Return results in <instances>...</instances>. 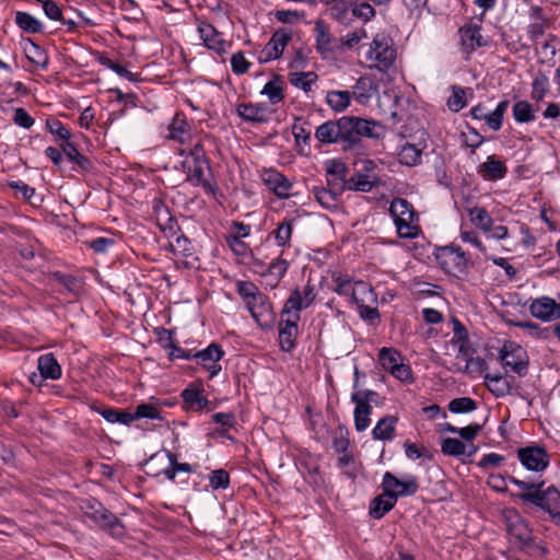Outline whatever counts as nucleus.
Instances as JSON below:
<instances>
[{"label":"nucleus","instance_id":"obj_47","mask_svg":"<svg viewBox=\"0 0 560 560\" xmlns=\"http://www.w3.org/2000/svg\"><path fill=\"white\" fill-rule=\"evenodd\" d=\"M332 447L337 453H345L349 447V431L339 424L331 431Z\"/></svg>","mask_w":560,"mask_h":560},{"label":"nucleus","instance_id":"obj_2","mask_svg":"<svg viewBox=\"0 0 560 560\" xmlns=\"http://www.w3.org/2000/svg\"><path fill=\"white\" fill-rule=\"evenodd\" d=\"M509 481L517 486L520 489L525 490L524 493L518 494V498L525 502H529L547 513L555 520L560 521V491L555 487H549L542 490L544 481L529 482L520 480L513 476L509 477Z\"/></svg>","mask_w":560,"mask_h":560},{"label":"nucleus","instance_id":"obj_59","mask_svg":"<svg viewBox=\"0 0 560 560\" xmlns=\"http://www.w3.org/2000/svg\"><path fill=\"white\" fill-rule=\"evenodd\" d=\"M288 268H289V262L281 257H278L270 264V266L268 268V273L271 277H273L275 285H277L280 282V280L285 275Z\"/></svg>","mask_w":560,"mask_h":560},{"label":"nucleus","instance_id":"obj_24","mask_svg":"<svg viewBox=\"0 0 560 560\" xmlns=\"http://www.w3.org/2000/svg\"><path fill=\"white\" fill-rule=\"evenodd\" d=\"M377 84L370 77H360L351 93V96L362 105H365L373 96L374 93L377 92Z\"/></svg>","mask_w":560,"mask_h":560},{"label":"nucleus","instance_id":"obj_61","mask_svg":"<svg viewBox=\"0 0 560 560\" xmlns=\"http://www.w3.org/2000/svg\"><path fill=\"white\" fill-rule=\"evenodd\" d=\"M364 37H366V32L362 28L348 33L346 36H343L342 38L339 39V50H341L343 48H348V49L353 48Z\"/></svg>","mask_w":560,"mask_h":560},{"label":"nucleus","instance_id":"obj_51","mask_svg":"<svg viewBox=\"0 0 560 560\" xmlns=\"http://www.w3.org/2000/svg\"><path fill=\"white\" fill-rule=\"evenodd\" d=\"M447 407L453 413H467L476 410L477 402L470 397H459L452 399Z\"/></svg>","mask_w":560,"mask_h":560},{"label":"nucleus","instance_id":"obj_43","mask_svg":"<svg viewBox=\"0 0 560 560\" xmlns=\"http://www.w3.org/2000/svg\"><path fill=\"white\" fill-rule=\"evenodd\" d=\"M510 105V102L508 100L501 101L495 109L491 113H488L486 115V124L489 126L490 129L498 131L501 129L503 124V116L505 112L508 110Z\"/></svg>","mask_w":560,"mask_h":560},{"label":"nucleus","instance_id":"obj_27","mask_svg":"<svg viewBox=\"0 0 560 560\" xmlns=\"http://www.w3.org/2000/svg\"><path fill=\"white\" fill-rule=\"evenodd\" d=\"M37 369L42 378L58 380L61 376V366L52 353H45L38 358Z\"/></svg>","mask_w":560,"mask_h":560},{"label":"nucleus","instance_id":"obj_56","mask_svg":"<svg viewBox=\"0 0 560 560\" xmlns=\"http://www.w3.org/2000/svg\"><path fill=\"white\" fill-rule=\"evenodd\" d=\"M209 482L213 490L226 489L230 486V475L225 469H215L211 471Z\"/></svg>","mask_w":560,"mask_h":560},{"label":"nucleus","instance_id":"obj_20","mask_svg":"<svg viewBox=\"0 0 560 560\" xmlns=\"http://www.w3.org/2000/svg\"><path fill=\"white\" fill-rule=\"evenodd\" d=\"M529 312L534 317L545 322L560 318V305L549 296L534 300L529 305Z\"/></svg>","mask_w":560,"mask_h":560},{"label":"nucleus","instance_id":"obj_54","mask_svg":"<svg viewBox=\"0 0 560 560\" xmlns=\"http://www.w3.org/2000/svg\"><path fill=\"white\" fill-rule=\"evenodd\" d=\"M55 277L72 294L78 295L82 291L83 283L77 277L61 272L55 273Z\"/></svg>","mask_w":560,"mask_h":560},{"label":"nucleus","instance_id":"obj_57","mask_svg":"<svg viewBox=\"0 0 560 560\" xmlns=\"http://www.w3.org/2000/svg\"><path fill=\"white\" fill-rule=\"evenodd\" d=\"M236 291L246 301V303L257 299L256 295L262 294L250 281H238L236 284Z\"/></svg>","mask_w":560,"mask_h":560},{"label":"nucleus","instance_id":"obj_58","mask_svg":"<svg viewBox=\"0 0 560 560\" xmlns=\"http://www.w3.org/2000/svg\"><path fill=\"white\" fill-rule=\"evenodd\" d=\"M292 133L298 143H300V141L307 143L311 138L310 125L302 120V118H295L292 125Z\"/></svg>","mask_w":560,"mask_h":560},{"label":"nucleus","instance_id":"obj_30","mask_svg":"<svg viewBox=\"0 0 560 560\" xmlns=\"http://www.w3.org/2000/svg\"><path fill=\"white\" fill-rule=\"evenodd\" d=\"M312 191L317 202L320 203L326 209L336 208L338 203V198L343 192L342 190H335V188L330 186H314Z\"/></svg>","mask_w":560,"mask_h":560},{"label":"nucleus","instance_id":"obj_42","mask_svg":"<svg viewBox=\"0 0 560 560\" xmlns=\"http://www.w3.org/2000/svg\"><path fill=\"white\" fill-rule=\"evenodd\" d=\"M16 25L27 33H40L43 31L42 23L27 12H16L15 14Z\"/></svg>","mask_w":560,"mask_h":560},{"label":"nucleus","instance_id":"obj_13","mask_svg":"<svg viewBox=\"0 0 560 560\" xmlns=\"http://www.w3.org/2000/svg\"><path fill=\"white\" fill-rule=\"evenodd\" d=\"M292 38V32L288 28L277 30L259 55V62H268L280 58L288 43Z\"/></svg>","mask_w":560,"mask_h":560},{"label":"nucleus","instance_id":"obj_3","mask_svg":"<svg viewBox=\"0 0 560 560\" xmlns=\"http://www.w3.org/2000/svg\"><path fill=\"white\" fill-rule=\"evenodd\" d=\"M184 167L186 170L187 182L195 187L201 186L208 195H217L219 191L217 183L206 176V173L211 175V166L203 147L200 143H197L194 149L190 150L187 160L184 162Z\"/></svg>","mask_w":560,"mask_h":560},{"label":"nucleus","instance_id":"obj_40","mask_svg":"<svg viewBox=\"0 0 560 560\" xmlns=\"http://www.w3.org/2000/svg\"><path fill=\"white\" fill-rule=\"evenodd\" d=\"M514 119L520 124H526L535 120V110L527 101H517L512 108Z\"/></svg>","mask_w":560,"mask_h":560},{"label":"nucleus","instance_id":"obj_64","mask_svg":"<svg viewBox=\"0 0 560 560\" xmlns=\"http://www.w3.org/2000/svg\"><path fill=\"white\" fill-rule=\"evenodd\" d=\"M27 59L42 68H46L48 65V57L45 51L37 45L32 43V50L27 52Z\"/></svg>","mask_w":560,"mask_h":560},{"label":"nucleus","instance_id":"obj_50","mask_svg":"<svg viewBox=\"0 0 560 560\" xmlns=\"http://www.w3.org/2000/svg\"><path fill=\"white\" fill-rule=\"evenodd\" d=\"M378 360L382 368L390 372L400 363V355L398 351L393 348H382L378 353Z\"/></svg>","mask_w":560,"mask_h":560},{"label":"nucleus","instance_id":"obj_6","mask_svg":"<svg viewBox=\"0 0 560 560\" xmlns=\"http://www.w3.org/2000/svg\"><path fill=\"white\" fill-rule=\"evenodd\" d=\"M334 291L342 296H347L354 304L359 299L361 302H376V295L373 289L363 281L353 282L349 276H334Z\"/></svg>","mask_w":560,"mask_h":560},{"label":"nucleus","instance_id":"obj_37","mask_svg":"<svg viewBox=\"0 0 560 560\" xmlns=\"http://www.w3.org/2000/svg\"><path fill=\"white\" fill-rule=\"evenodd\" d=\"M262 95H267L270 104L276 105L283 101V88L280 75H275L272 80L268 81L261 90Z\"/></svg>","mask_w":560,"mask_h":560},{"label":"nucleus","instance_id":"obj_31","mask_svg":"<svg viewBox=\"0 0 560 560\" xmlns=\"http://www.w3.org/2000/svg\"><path fill=\"white\" fill-rule=\"evenodd\" d=\"M295 219L284 218L278 223L277 229L272 232L276 244L282 248H289L291 246V238L293 234Z\"/></svg>","mask_w":560,"mask_h":560},{"label":"nucleus","instance_id":"obj_45","mask_svg":"<svg viewBox=\"0 0 560 560\" xmlns=\"http://www.w3.org/2000/svg\"><path fill=\"white\" fill-rule=\"evenodd\" d=\"M398 160L404 165L415 166L421 161V150L415 144L406 143L398 152Z\"/></svg>","mask_w":560,"mask_h":560},{"label":"nucleus","instance_id":"obj_36","mask_svg":"<svg viewBox=\"0 0 560 560\" xmlns=\"http://www.w3.org/2000/svg\"><path fill=\"white\" fill-rule=\"evenodd\" d=\"M354 408V427L358 432H362L370 427L372 413V406L370 404H363L361 401H353Z\"/></svg>","mask_w":560,"mask_h":560},{"label":"nucleus","instance_id":"obj_14","mask_svg":"<svg viewBox=\"0 0 560 560\" xmlns=\"http://www.w3.org/2000/svg\"><path fill=\"white\" fill-rule=\"evenodd\" d=\"M315 48L317 52L324 58H330L339 50V40L336 39L330 33L329 28L323 20L315 22Z\"/></svg>","mask_w":560,"mask_h":560},{"label":"nucleus","instance_id":"obj_7","mask_svg":"<svg viewBox=\"0 0 560 560\" xmlns=\"http://www.w3.org/2000/svg\"><path fill=\"white\" fill-rule=\"evenodd\" d=\"M508 534L511 540L515 541L520 549L527 551L529 555H545L546 549L537 546L532 538V530L527 523L518 515L511 520L508 524Z\"/></svg>","mask_w":560,"mask_h":560},{"label":"nucleus","instance_id":"obj_53","mask_svg":"<svg viewBox=\"0 0 560 560\" xmlns=\"http://www.w3.org/2000/svg\"><path fill=\"white\" fill-rule=\"evenodd\" d=\"M187 122L179 114L175 115L168 126L170 138L179 142H184L183 136L186 133Z\"/></svg>","mask_w":560,"mask_h":560},{"label":"nucleus","instance_id":"obj_9","mask_svg":"<svg viewBox=\"0 0 560 560\" xmlns=\"http://www.w3.org/2000/svg\"><path fill=\"white\" fill-rule=\"evenodd\" d=\"M500 360L504 368L523 377L528 372V360L526 351L513 342L505 343L500 350Z\"/></svg>","mask_w":560,"mask_h":560},{"label":"nucleus","instance_id":"obj_38","mask_svg":"<svg viewBox=\"0 0 560 560\" xmlns=\"http://www.w3.org/2000/svg\"><path fill=\"white\" fill-rule=\"evenodd\" d=\"M351 97L350 91H329L326 95V102L332 110L343 112L350 105Z\"/></svg>","mask_w":560,"mask_h":560},{"label":"nucleus","instance_id":"obj_17","mask_svg":"<svg viewBox=\"0 0 560 560\" xmlns=\"http://www.w3.org/2000/svg\"><path fill=\"white\" fill-rule=\"evenodd\" d=\"M480 31L481 26L479 24L472 23L464 25L458 30L460 48L462 51L466 55V59H468L471 52L477 48L487 45V40L481 36Z\"/></svg>","mask_w":560,"mask_h":560},{"label":"nucleus","instance_id":"obj_10","mask_svg":"<svg viewBox=\"0 0 560 560\" xmlns=\"http://www.w3.org/2000/svg\"><path fill=\"white\" fill-rule=\"evenodd\" d=\"M441 268L451 275L464 273L468 259L459 246L443 247L436 256Z\"/></svg>","mask_w":560,"mask_h":560},{"label":"nucleus","instance_id":"obj_55","mask_svg":"<svg viewBox=\"0 0 560 560\" xmlns=\"http://www.w3.org/2000/svg\"><path fill=\"white\" fill-rule=\"evenodd\" d=\"M466 93L465 91L459 86H452V95L447 100V106L452 112H459L466 106V100H465Z\"/></svg>","mask_w":560,"mask_h":560},{"label":"nucleus","instance_id":"obj_60","mask_svg":"<svg viewBox=\"0 0 560 560\" xmlns=\"http://www.w3.org/2000/svg\"><path fill=\"white\" fill-rule=\"evenodd\" d=\"M368 302H361L360 299L354 302L358 306L360 317L370 323H374L380 319V312L377 307L366 304Z\"/></svg>","mask_w":560,"mask_h":560},{"label":"nucleus","instance_id":"obj_29","mask_svg":"<svg viewBox=\"0 0 560 560\" xmlns=\"http://www.w3.org/2000/svg\"><path fill=\"white\" fill-rule=\"evenodd\" d=\"M397 418L394 416H385L381 418L372 430L374 440L392 441L396 432Z\"/></svg>","mask_w":560,"mask_h":560},{"label":"nucleus","instance_id":"obj_41","mask_svg":"<svg viewBox=\"0 0 560 560\" xmlns=\"http://www.w3.org/2000/svg\"><path fill=\"white\" fill-rule=\"evenodd\" d=\"M212 421L221 425L219 429H217L219 435L229 440H233V438L229 434V430L234 428L236 424L234 413L217 412L212 416Z\"/></svg>","mask_w":560,"mask_h":560},{"label":"nucleus","instance_id":"obj_21","mask_svg":"<svg viewBox=\"0 0 560 560\" xmlns=\"http://www.w3.org/2000/svg\"><path fill=\"white\" fill-rule=\"evenodd\" d=\"M296 316L288 315L279 323V345L282 351L290 352L295 346V338L299 332Z\"/></svg>","mask_w":560,"mask_h":560},{"label":"nucleus","instance_id":"obj_23","mask_svg":"<svg viewBox=\"0 0 560 560\" xmlns=\"http://www.w3.org/2000/svg\"><path fill=\"white\" fill-rule=\"evenodd\" d=\"M267 106L261 103H241L236 106L237 115L245 121L265 124L269 120Z\"/></svg>","mask_w":560,"mask_h":560},{"label":"nucleus","instance_id":"obj_12","mask_svg":"<svg viewBox=\"0 0 560 560\" xmlns=\"http://www.w3.org/2000/svg\"><path fill=\"white\" fill-rule=\"evenodd\" d=\"M383 491L392 493L395 500L399 497L413 495L419 490V483L416 477L410 476L406 480H399L392 472H385L382 482Z\"/></svg>","mask_w":560,"mask_h":560},{"label":"nucleus","instance_id":"obj_35","mask_svg":"<svg viewBox=\"0 0 560 560\" xmlns=\"http://www.w3.org/2000/svg\"><path fill=\"white\" fill-rule=\"evenodd\" d=\"M307 308L304 305V301L301 299V291L299 289H294L289 298L287 299L283 308L281 311V316L284 317L288 315L296 316L298 319L301 318L300 313L302 310Z\"/></svg>","mask_w":560,"mask_h":560},{"label":"nucleus","instance_id":"obj_62","mask_svg":"<svg viewBox=\"0 0 560 560\" xmlns=\"http://www.w3.org/2000/svg\"><path fill=\"white\" fill-rule=\"evenodd\" d=\"M250 66L252 63L247 61L243 51H237L232 55L231 68L235 74L241 75L246 73L249 70Z\"/></svg>","mask_w":560,"mask_h":560},{"label":"nucleus","instance_id":"obj_39","mask_svg":"<svg viewBox=\"0 0 560 560\" xmlns=\"http://www.w3.org/2000/svg\"><path fill=\"white\" fill-rule=\"evenodd\" d=\"M542 10L539 7H534L532 9V18L535 19L534 22H532L528 26V36L532 40H536L539 37H541L545 33L546 26H547V19H545L542 15Z\"/></svg>","mask_w":560,"mask_h":560},{"label":"nucleus","instance_id":"obj_44","mask_svg":"<svg viewBox=\"0 0 560 560\" xmlns=\"http://www.w3.org/2000/svg\"><path fill=\"white\" fill-rule=\"evenodd\" d=\"M317 80V74L313 71L308 72H292L289 74V81L292 85L310 92L312 84Z\"/></svg>","mask_w":560,"mask_h":560},{"label":"nucleus","instance_id":"obj_25","mask_svg":"<svg viewBox=\"0 0 560 560\" xmlns=\"http://www.w3.org/2000/svg\"><path fill=\"white\" fill-rule=\"evenodd\" d=\"M478 173L488 180L502 179L506 173L508 167L505 164L498 160L494 155L488 156L485 163L478 166Z\"/></svg>","mask_w":560,"mask_h":560},{"label":"nucleus","instance_id":"obj_15","mask_svg":"<svg viewBox=\"0 0 560 560\" xmlns=\"http://www.w3.org/2000/svg\"><path fill=\"white\" fill-rule=\"evenodd\" d=\"M198 33L203 42V45L222 56L228 51L231 46L230 43L223 39V35L212 24L201 21L198 24Z\"/></svg>","mask_w":560,"mask_h":560},{"label":"nucleus","instance_id":"obj_46","mask_svg":"<svg viewBox=\"0 0 560 560\" xmlns=\"http://www.w3.org/2000/svg\"><path fill=\"white\" fill-rule=\"evenodd\" d=\"M470 220L477 228L481 229L485 232L491 230V225L493 224V220L485 208L475 207L470 209Z\"/></svg>","mask_w":560,"mask_h":560},{"label":"nucleus","instance_id":"obj_4","mask_svg":"<svg viewBox=\"0 0 560 560\" xmlns=\"http://www.w3.org/2000/svg\"><path fill=\"white\" fill-rule=\"evenodd\" d=\"M81 509L84 515L101 529L109 533L114 537H121L124 535L125 527L121 521L95 498L85 499L82 502Z\"/></svg>","mask_w":560,"mask_h":560},{"label":"nucleus","instance_id":"obj_28","mask_svg":"<svg viewBox=\"0 0 560 560\" xmlns=\"http://www.w3.org/2000/svg\"><path fill=\"white\" fill-rule=\"evenodd\" d=\"M396 502L392 493L384 491L371 501L369 513L373 518L380 520L395 506Z\"/></svg>","mask_w":560,"mask_h":560},{"label":"nucleus","instance_id":"obj_11","mask_svg":"<svg viewBox=\"0 0 560 560\" xmlns=\"http://www.w3.org/2000/svg\"><path fill=\"white\" fill-rule=\"evenodd\" d=\"M517 457L527 470L536 472L544 471L550 462L548 452L537 445L520 448L517 451Z\"/></svg>","mask_w":560,"mask_h":560},{"label":"nucleus","instance_id":"obj_52","mask_svg":"<svg viewBox=\"0 0 560 560\" xmlns=\"http://www.w3.org/2000/svg\"><path fill=\"white\" fill-rule=\"evenodd\" d=\"M441 450L445 455L459 457L465 454L466 446L458 439L446 438L442 442Z\"/></svg>","mask_w":560,"mask_h":560},{"label":"nucleus","instance_id":"obj_32","mask_svg":"<svg viewBox=\"0 0 560 560\" xmlns=\"http://www.w3.org/2000/svg\"><path fill=\"white\" fill-rule=\"evenodd\" d=\"M377 183L376 176L358 172L348 178L346 189L369 192Z\"/></svg>","mask_w":560,"mask_h":560},{"label":"nucleus","instance_id":"obj_26","mask_svg":"<svg viewBox=\"0 0 560 560\" xmlns=\"http://www.w3.org/2000/svg\"><path fill=\"white\" fill-rule=\"evenodd\" d=\"M202 392V384H199L198 386L190 385L182 392L180 396L188 409L201 411L208 406L209 400L203 396Z\"/></svg>","mask_w":560,"mask_h":560},{"label":"nucleus","instance_id":"obj_33","mask_svg":"<svg viewBox=\"0 0 560 560\" xmlns=\"http://www.w3.org/2000/svg\"><path fill=\"white\" fill-rule=\"evenodd\" d=\"M485 384L497 398L511 394V386L501 374L487 373L485 375Z\"/></svg>","mask_w":560,"mask_h":560},{"label":"nucleus","instance_id":"obj_19","mask_svg":"<svg viewBox=\"0 0 560 560\" xmlns=\"http://www.w3.org/2000/svg\"><path fill=\"white\" fill-rule=\"evenodd\" d=\"M256 296L254 301L247 302V308L259 326L270 327L275 320L271 303L265 294Z\"/></svg>","mask_w":560,"mask_h":560},{"label":"nucleus","instance_id":"obj_34","mask_svg":"<svg viewBox=\"0 0 560 560\" xmlns=\"http://www.w3.org/2000/svg\"><path fill=\"white\" fill-rule=\"evenodd\" d=\"M59 145L61 147L62 152L66 154L68 160L73 162L78 168L84 172H89L92 168L91 160L85 155L81 154L73 143H59Z\"/></svg>","mask_w":560,"mask_h":560},{"label":"nucleus","instance_id":"obj_22","mask_svg":"<svg viewBox=\"0 0 560 560\" xmlns=\"http://www.w3.org/2000/svg\"><path fill=\"white\" fill-rule=\"evenodd\" d=\"M348 173L347 165L339 160H329L326 162L327 186L334 187L335 190H346Z\"/></svg>","mask_w":560,"mask_h":560},{"label":"nucleus","instance_id":"obj_8","mask_svg":"<svg viewBox=\"0 0 560 560\" xmlns=\"http://www.w3.org/2000/svg\"><path fill=\"white\" fill-rule=\"evenodd\" d=\"M368 58L375 61V67L380 71H387L396 60V49L393 47L390 39L376 36L368 52Z\"/></svg>","mask_w":560,"mask_h":560},{"label":"nucleus","instance_id":"obj_1","mask_svg":"<svg viewBox=\"0 0 560 560\" xmlns=\"http://www.w3.org/2000/svg\"><path fill=\"white\" fill-rule=\"evenodd\" d=\"M381 125L355 116H343L337 120H328L316 128L315 138L324 143H339L342 149H354L362 137L378 138L375 128Z\"/></svg>","mask_w":560,"mask_h":560},{"label":"nucleus","instance_id":"obj_5","mask_svg":"<svg viewBox=\"0 0 560 560\" xmlns=\"http://www.w3.org/2000/svg\"><path fill=\"white\" fill-rule=\"evenodd\" d=\"M389 213L394 218L397 233L402 238H415L420 232L417 224L418 214L412 205L402 198H394L389 206Z\"/></svg>","mask_w":560,"mask_h":560},{"label":"nucleus","instance_id":"obj_63","mask_svg":"<svg viewBox=\"0 0 560 560\" xmlns=\"http://www.w3.org/2000/svg\"><path fill=\"white\" fill-rule=\"evenodd\" d=\"M132 413H133L135 420L141 419V418L159 419V420L162 419L159 409L151 404L138 405L135 412H132Z\"/></svg>","mask_w":560,"mask_h":560},{"label":"nucleus","instance_id":"obj_16","mask_svg":"<svg viewBox=\"0 0 560 560\" xmlns=\"http://www.w3.org/2000/svg\"><path fill=\"white\" fill-rule=\"evenodd\" d=\"M224 351L221 346L212 342L206 349L194 353V359L198 364H201L210 374V377H214L221 371L219 361L223 358Z\"/></svg>","mask_w":560,"mask_h":560},{"label":"nucleus","instance_id":"obj_18","mask_svg":"<svg viewBox=\"0 0 560 560\" xmlns=\"http://www.w3.org/2000/svg\"><path fill=\"white\" fill-rule=\"evenodd\" d=\"M261 180L278 198L288 199L290 197L292 183L278 171L273 168L265 170L261 174Z\"/></svg>","mask_w":560,"mask_h":560},{"label":"nucleus","instance_id":"obj_48","mask_svg":"<svg viewBox=\"0 0 560 560\" xmlns=\"http://www.w3.org/2000/svg\"><path fill=\"white\" fill-rule=\"evenodd\" d=\"M46 127L51 135L56 136L57 140L60 141V143L65 144L67 142H70V130L66 128V126L57 118H48L46 120Z\"/></svg>","mask_w":560,"mask_h":560},{"label":"nucleus","instance_id":"obj_49","mask_svg":"<svg viewBox=\"0 0 560 560\" xmlns=\"http://www.w3.org/2000/svg\"><path fill=\"white\" fill-rule=\"evenodd\" d=\"M549 90V80L545 73L539 71L532 83V98L540 102Z\"/></svg>","mask_w":560,"mask_h":560}]
</instances>
